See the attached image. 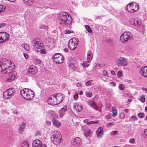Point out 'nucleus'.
<instances>
[{"instance_id":"21","label":"nucleus","mask_w":147,"mask_h":147,"mask_svg":"<svg viewBox=\"0 0 147 147\" xmlns=\"http://www.w3.org/2000/svg\"><path fill=\"white\" fill-rule=\"evenodd\" d=\"M88 104L91 107H92L95 110H96L98 109V107L97 106L96 103L92 100L89 101L87 102Z\"/></svg>"},{"instance_id":"25","label":"nucleus","mask_w":147,"mask_h":147,"mask_svg":"<svg viewBox=\"0 0 147 147\" xmlns=\"http://www.w3.org/2000/svg\"><path fill=\"white\" fill-rule=\"evenodd\" d=\"M60 56L57 58V59H56V61H55L57 63H62L64 61V57L63 55H60Z\"/></svg>"},{"instance_id":"37","label":"nucleus","mask_w":147,"mask_h":147,"mask_svg":"<svg viewBox=\"0 0 147 147\" xmlns=\"http://www.w3.org/2000/svg\"><path fill=\"white\" fill-rule=\"evenodd\" d=\"M88 62L86 61H84L82 64L83 66L84 67H87L89 65V64L88 63Z\"/></svg>"},{"instance_id":"46","label":"nucleus","mask_w":147,"mask_h":147,"mask_svg":"<svg viewBox=\"0 0 147 147\" xmlns=\"http://www.w3.org/2000/svg\"><path fill=\"white\" fill-rule=\"evenodd\" d=\"M92 82V80H90L86 82L85 84L86 85V86H89L90 84Z\"/></svg>"},{"instance_id":"47","label":"nucleus","mask_w":147,"mask_h":147,"mask_svg":"<svg viewBox=\"0 0 147 147\" xmlns=\"http://www.w3.org/2000/svg\"><path fill=\"white\" fill-rule=\"evenodd\" d=\"M6 24L4 23H1L0 24V29L1 28L6 26Z\"/></svg>"},{"instance_id":"22","label":"nucleus","mask_w":147,"mask_h":147,"mask_svg":"<svg viewBox=\"0 0 147 147\" xmlns=\"http://www.w3.org/2000/svg\"><path fill=\"white\" fill-rule=\"evenodd\" d=\"M53 115H52L51 116L53 117L52 119L53 123V124L55 126H58L60 125V122L57 119L55 118V117H57V116H53Z\"/></svg>"},{"instance_id":"34","label":"nucleus","mask_w":147,"mask_h":147,"mask_svg":"<svg viewBox=\"0 0 147 147\" xmlns=\"http://www.w3.org/2000/svg\"><path fill=\"white\" fill-rule=\"evenodd\" d=\"M22 147H29L28 144L27 142L24 141L22 143Z\"/></svg>"},{"instance_id":"11","label":"nucleus","mask_w":147,"mask_h":147,"mask_svg":"<svg viewBox=\"0 0 147 147\" xmlns=\"http://www.w3.org/2000/svg\"><path fill=\"white\" fill-rule=\"evenodd\" d=\"M129 22L130 24L137 27H139L141 25L140 20L137 18H131L129 20Z\"/></svg>"},{"instance_id":"13","label":"nucleus","mask_w":147,"mask_h":147,"mask_svg":"<svg viewBox=\"0 0 147 147\" xmlns=\"http://www.w3.org/2000/svg\"><path fill=\"white\" fill-rule=\"evenodd\" d=\"M37 72V69L34 66H30L29 67L27 72V75L32 76L36 74Z\"/></svg>"},{"instance_id":"30","label":"nucleus","mask_w":147,"mask_h":147,"mask_svg":"<svg viewBox=\"0 0 147 147\" xmlns=\"http://www.w3.org/2000/svg\"><path fill=\"white\" fill-rule=\"evenodd\" d=\"M91 131L90 129H87L84 132V135L86 137L89 136L90 134Z\"/></svg>"},{"instance_id":"23","label":"nucleus","mask_w":147,"mask_h":147,"mask_svg":"<svg viewBox=\"0 0 147 147\" xmlns=\"http://www.w3.org/2000/svg\"><path fill=\"white\" fill-rule=\"evenodd\" d=\"M102 131H103V128L102 127H99L96 131V134L98 138H100L101 135H102Z\"/></svg>"},{"instance_id":"53","label":"nucleus","mask_w":147,"mask_h":147,"mask_svg":"<svg viewBox=\"0 0 147 147\" xmlns=\"http://www.w3.org/2000/svg\"><path fill=\"white\" fill-rule=\"evenodd\" d=\"M140 100L141 101V102L143 103L145 101V98L144 97H142L141 98Z\"/></svg>"},{"instance_id":"5","label":"nucleus","mask_w":147,"mask_h":147,"mask_svg":"<svg viewBox=\"0 0 147 147\" xmlns=\"http://www.w3.org/2000/svg\"><path fill=\"white\" fill-rule=\"evenodd\" d=\"M139 8L138 5L135 3L132 2L129 3L125 8V9L130 12H134Z\"/></svg>"},{"instance_id":"24","label":"nucleus","mask_w":147,"mask_h":147,"mask_svg":"<svg viewBox=\"0 0 147 147\" xmlns=\"http://www.w3.org/2000/svg\"><path fill=\"white\" fill-rule=\"evenodd\" d=\"M26 124L24 122L22 123L21 125L19 128V133L22 134L24 131L25 128L26 127Z\"/></svg>"},{"instance_id":"39","label":"nucleus","mask_w":147,"mask_h":147,"mask_svg":"<svg viewBox=\"0 0 147 147\" xmlns=\"http://www.w3.org/2000/svg\"><path fill=\"white\" fill-rule=\"evenodd\" d=\"M76 63V61L74 59H72L70 60L69 64H74Z\"/></svg>"},{"instance_id":"42","label":"nucleus","mask_w":147,"mask_h":147,"mask_svg":"<svg viewBox=\"0 0 147 147\" xmlns=\"http://www.w3.org/2000/svg\"><path fill=\"white\" fill-rule=\"evenodd\" d=\"M92 92L89 93L88 92H87L86 93V95L87 97H90L92 95Z\"/></svg>"},{"instance_id":"31","label":"nucleus","mask_w":147,"mask_h":147,"mask_svg":"<svg viewBox=\"0 0 147 147\" xmlns=\"http://www.w3.org/2000/svg\"><path fill=\"white\" fill-rule=\"evenodd\" d=\"M85 28L86 30L90 33H92V31L91 30L89 26L88 25L85 26Z\"/></svg>"},{"instance_id":"59","label":"nucleus","mask_w":147,"mask_h":147,"mask_svg":"<svg viewBox=\"0 0 147 147\" xmlns=\"http://www.w3.org/2000/svg\"><path fill=\"white\" fill-rule=\"evenodd\" d=\"M144 134L146 137L147 138V129H145L144 131Z\"/></svg>"},{"instance_id":"54","label":"nucleus","mask_w":147,"mask_h":147,"mask_svg":"<svg viewBox=\"0 0 147 147\" xmlns=\"http://www.w3.org/2000/svg\"><path fill=\"white\" fill-rule=\"evenodd\" d=\"M129 142L130 143L133 144L135 141L134 139H131L129 140Z\"/></svg>"},{"instance_id":"55","label":"nucleus","mask_w":147,"mask_h":147,"mask_svg":"<svg viewBox=\"0 0 147 147\" xmlns=\"http://www.w3.org/2000/svg\"><path fill=\"white\" fill-rule=\"evenodd\" d=\"M36 62L37 63L40 64L41 63V61L38 59H37L36 61Z\"/></svg>"},{"instance_id":"10","label":"nucleus","mask_w":147,"mask_h":147,"mask_svg":"<svg viewBox=\"0 0 147 147\" xmlns=\"http://www.w3.org/2000/svg\"><path fill=\"white\" fill-rule=\"evenodd\" d=\"M9 36L8 33L5 32H0V43H3L9 39Z\"/></svg>"},{"instance_id":"27","label":"nucleus","mask_w":147,"mask_h":147,"mask_svg":"<svg viewBox=\"0 0 147 147\" xmlns=\"http://www.w3.org/2000/svg\"><path fill=\"white\" fill-rule=\"evenodd\" d=\"M67 107H64L63 108L60 109L59 111L60 117H62L63 116L64 113L67 111Z\"/></svg>"},{"instance_id":"45","label":"nucleus","mask_w":147,"mask_h":147,"mask_svg":"<svg viewBox=\"0 0 147 147\" xmlns=\"http://www.w3.org/2000/svg\"><path fill=\"white\" fill-rule=\"evenodd\" d=\"M123 85L119 84V89L121 90H124V87H123Z\"/></svg>"},{"instance_id":"43","label":"nucleus","mask_w":147,"mask_h":147,"mask_svg":"<svg viewBox=\"0 0 147 147\" xmlns=\"http://www.w3.org/2000/svg\"><path fill=\"white\" fill-rule=\"evenodd\" d=\"M138 116L139 117L142 118L144 116V114L142 113H140L138 114Z\"/></svg>"},{"instance_id":"33","label":"nucleus","mask_w":147,"mask_h":147,"mask_svg":"<svg viewBox=\"0 0 147 147\" xmlns=\"http://www.w3.org/2000/svg\"><path fill=\"white\" fill-rule=\"evenodd\" d=\"M5 7L3 5H0V14L5 11Z\"/></svg>"},{"instance_id":"16","label":"nucleus","mask_w":147,"mask_h":147,"mask_svg":"<svg viewBox=\"0 0 147 147\" xmlns=\"http://www.w3.org/2000/svg\"><path fill=\"white\" fill-rule=\"evenodd\" d=\"M54 96L55 97L58 104H59L63 101V96L61 94L58 93L54 95Z\"/></svg>"},{"instance_id":"1","label":"nucleus","mask_w":147,"mask_h":147,"mask_svg":"<svg viewBox=\"0 0 147 147\" xmlns=\"http://www.w3.org/2000/svg\"><path fill=\"white\" fill-rule=\"evenodd\" d=\"M13 63L10 60L3 59L0 60V71L3 74H9L12 71V66Z\"/></svg>"},{"instance_id":"44","label":"nucleus","mask_w":147,"mask_h":147,"mask_svg":"<svg viewBox=\"0 0 147 147\" xmlns=\"http://www.w3.org/2000/svg\"><path fill=\"white\" fill-rule=\"evenodd\" d=\"M73 32V31H70L69 30H66L65 31V34H69Z\"/></svg>"},{"instance_id":"17","label":"nucleus","mask_w":147,"mask_h":147,"mask_svg":"<svg viewBox=\"0 0 147 147\" xmlns=\"http://www.w3.org/2000/svg\"><path fill=\"white\" fill-rule=\"evenodd\" d=\"M42 144L40 140L37 139L33 141L32 143V146L33 147H41Z\"/></svg>"},{"instance_id":"28","label":"nucleus","mask_w":147,"mask_h":147,"mask_svg":"<svg viewBox=\"0 0 147 147\" xmlns=\"http://www.w3.org/2000/svg\"><path fill=\"white\" fill-rule=\"evenodd\" d=\"M60 55H62L60 53H57L55 54L53 56L52 58L54 62L56 61V59H57V58L60 56Z\"/></svg>"},{"instance_id":"52","label":"nucleus","mask_w":147,"mask_h":147,"mask_svg":"<svg viewBox=\"0 0 147 147\" xmlns=\"http://www.w3.org/2000/svg\"><path fill=\"white\" fill-rule=\"evenodd\" d=\"M111 115L110 114H109L108 115H107L106 116V118L107 119H109L111 118Z\"/></svg>"},{"instance_id":"49","label":"nucleus","mask_w":147,"mask_h":147,"mask_svg":"<svg viewBox=\"0 0 147 147\" xmlns=\"http://www.w3.org/2000/svg\"><path fill=\"white\" fill-rule=\"evenodd\" d=\"M113 114L112 115L113 117H115L117 115V111H113Z\"/></svg>"},{"instance_id":"2","label":"nucleus","mask_w":147,"mask_h":147,"mask_svg":"<svg viewBox=\"0 0 147 147\" xmlns=\"http://www.w3.org/2000/svg\"><path fill=\"white\" fill-rule=\"evenodd\" d=\"M59 18L61 24L66 26H71L72 24V18L71 15L65 12H63L60 14Z\"/></svg>"},{"instance_id":"35","label":"nucleus","mask_w":147,"mask_h":147,"mask_svg":"<svg viewBox=\"0 0 147 147\" xmlns=\"http://www.w3.org/2000/svg\"><path fill=\"white\" fill-rule=\"evenodd\" d=\"M69 66L71 69L74 70H76V67L74 64H69Z\"/></svg>"},{"instance_id":"15","label":"nucleus","mask_w":147,"mask_h":147,"mask_svg":"<svg viewBox=\"0 0 147 147\" xmlns=\"http://www.w3.org/2000/svg\"><path fill=\"white\" fill-rule=\"evenodd\" d=\"M71 142L72 145L76 146L82 143L81 140L79 137L72 138Z\"/></svg>"},{"instance_id":"60","label":"nucleus","mask_w":147,"mask_h":147,"mask_svg":"<svg viewBox=\"0 0 147 147\" xmlns=\"http://www.w3.org/2000/svg\"><path fill=\"white\" fill-rule=\"evenodd\" d=\"M24 56L25 57V58L26 59H27L28 57V55L26 53H24Z\"/></svg>"},{"instance_id":"32","label":"nucleus","mask_w":147,"mask_h":147,"mask_svg":"<svg viewBox=\"0 0 147 147\" xmlns=\"http://www.w3.org/2000/svg\"><path fill=\"white\" fill-rule=\"evenodd\" d=\"M99 121H88V125H90L92 124H98L99 123Z\"/></svg>"},{"instance_id":"29","label":"nucleus","mask_w":147,"mask_h":147,"mask_svg":"<svg viewBox=\"0 0 147 147\" xmlns=\"http://www.w3.org/2000/svg\"><path fill=\"white\" fill-rule=\"evenodd\" d=\"M22 46L24 47V49L26 51H29L30 50V47L28 44H22Z\"/></svg>"},{"instance_id":"41","label":"nucleus","mask_w":147,"mask_h":147,"mask_svg":"<svg viewBox=\"0 0 147 147\" xmlns=\"http://www.w3.org/2000/svg\"><path fill=\"white\" fill-rule=\"evenodd\" d=\"M122 72L121 71H119L118 72L117 76L118 77L120 78L122 76Z\"/></svg>"},{"instance_id":"63","label":"nucleus","mask_w":147,"mask_h":147,"mask_svg":"<svg viewBox=\"0 0 147 147\" xmlns=\"http://www.w3.org/2000/svg\"><path fill=\"white\" fill-rule=\"evenodd\" d=\"M112 111H117L116 109L115 108L114 106H113L112 107Z\"/></svg>"},{"instance_id":"36","label":"nucleus","mask_w":147,"mask_h":147,"mask_svg":"<svg viewBox=\"0 0 147 147\" xmlns=\"http://www.w3.org/2000/svg\"><path fill=\"white\" fill-rule=\"evenodd\" d=\"M137 119V117L136 116L134 115L132 116L129 119V120L130 121H134L136 120Z\"/></svg>"},{"instance_id":"14","label":"nucleus","mask_w":147,"mask_h":147,"mask_svg":"<svg viewBox=\"0 0 147 147\" xmlns=\"http://www.w3.org/2000/svg\"><path fill=\"white\" fill-rule=\"evenodd\" d=\"M47 102L49 105H54L58 104L55 97L54 96V95H53L49 98Z\"/></svg>"},{"instance_id":"12","label":"nucleus","mask_w":147,"mask_h":147,"mask_svg":"<svg viewBox=\"0 0 147 147\" xmlns=\"http://www.w3.org/2000/svg\"><path fill=\"white\" fill-rule=\"evenodd\" d=\"M116 64L118 66H125L127 65V62L125 58L121 57L117 60Z\"/></svg>"},{"instance_id":"58","label":"nucleus","mask_w":147,"mask_h":147,"mask_svg":"<svg viewBox=\"0 0 147 147\" xmlns=\"http://www.w3.org/2000/svg\"><path fill=\"white\" fill-rule=\"evenodd\" d=\"M110 84L111 85V86H116V84L113 82H111L110 83Z\"/></svg>"},{"instance_id":"62","label":"nucleus","mask_w":147,"mask_h":147,"mask_svg":"<svg viewBox=\"0 0 147 147\" xmlns=\"http://www.w3.org/2000/svg\"><path fill=\"white\" fill-rule=\"evenodd\" d=\"M118 131H115L113 132V135H115L117 134Z\"/></svg>"},{"instance_id":"51","label":"nucleus","mask_w":147,"mask_h":147,"mask_svg":"<svg viewBox=\"0 0 147 147\" xmlns=\"http://www.w3.org/2000/svg\"><path fill=\"white\" fill-rule=\"evenodd\" d=\"M40 52L42 54H45L46 53V51L44 49H41L40 50Z\"/></svg>"},{"instance_id":"40","label":"nucleus","mask_w":147,"mask_h":147,"mask_svg":"<svg viewBox=\"0 0 147 147\" xmlns=\"http://www.w3.org/2000/svg\"><path fill=\"white\" fill-rule=\"evenodd\" d=\"M102 73L104 75L108 76V74L107 71L105 70H104L103 71Z\"/></svg>"},{"instance_id":"9","label":"nucleus","mask_w":147,"mask_h":147,"mask_svg":"<svg viewBox=\"0 0 147 147\" xmlns=\"http://www.w3.org/2000/svg\"><path fill=\"white\" fill-rule=\"evenodd\" d=\"M15 89L10 88L7 90L3 93V96L4 98L8 99L10 98L14 94Z\"/></svg>"},{"instance_id":"26","label":"nucleus","mask_w":147,"mask_h":147,"mask_svg":"<svg viewBox=\"0 0 147 147\" xmlns=\"http://www.w3.org/2000/svg\"><path fill=\"white\" fill-rule=\"evenodd\" d=\"M92 53L90 51H89L87 53V60L88 63L90 62L92 58Z\"/></svg>"},{"instance_id":"64","label":"nucleus","mask_w":147,"mask_h":147,"mask_svg":"<svg viewBox=\"0 0 147 147\" xmlns=\"http://www.w3.org/2000/svg\"><path fill=\"white\" fill-rule=\"evenodd\" d=\"M42 27V28L46 29H48V27H47V26H45L44 25H43Z\"/></svg>"},{"instance_id":"48","label":"nucleus","mask_w":147,"mask_h":147,"mask_svg":"<svg viewBox=\"0 0 147 147\" xmlns=\"http://www.w3.org/2000/svg\"><path fill=\"white\" fill-rule=\"evenodd\" d=\"M125 117V115L123 113H120V117L121 118H123Z\"/></svg>"},{"instance_id":"8","label":"nucleus","mask_w":147,"mask_h":147,"mask_svg":"<svg viewBox=\"0 0 147 147\" xmlns=\"http://www.w3.org/2000/svg\"><path fill=\"white\" fill-rule=\"evenodd\" d=\"M131 36L132 34L130 32H125L121 35L120 39L121 42L124 43L128 40L130 39Z\"/></svg>"},{"instance_id":"18","label":"nucleus","mask_w":147,"mask_h":147,"mask_svg":"<svg viewBox=\"0 0 147 147\" xmlns=\"http://www.w3.org/2000/svg\"><path fill=\"white\" fill-rule=\"evenodd\" d=\"M10 74L8 76L6 81L7 82H11L15 78V74L16 73L15 71H13L10 73Z\"/></svg>"},{"instance_id":"19","label":"nucleus","mask_w":147,"mask_h":147,"mask_svg":"<svg viewBox=\"0 0 147 147\" xmlns=\"http://www.w3.org/2000/svg\"><path fill=\"white\" fill-rule=\"evenodd\" d=\"M74 108L76 111L78 112H80L82 109V106L79 103H75Z\"/></svg>"},{"instance_id":"61","label":"nucleus","mask_w":147,"mask_h":147,"mask_svg":"<svg viewBox=\"0 0 147 147\" xmlns=\"http://www.w3.org/2000/svg\"><path fill=\"white\" fill-rule=\"evenodd\" d=\"M13 113L14 114H16L17 115H18L19 114V113L18 112L16 111V110H14L13 111Z\"/></svg>"},{"instance_id":"7","label":"nucleus","mask_w":147,"mask_h":147,"mask_svg":"<svg viewBox=\"0 0 147 147\" xmlns=\"http://www.w3.org/2000/svg\"><path fill=\"white\" fill-rule=\"evenodd\" d=\"M32 43L36 51H38V49H41L43 47L42 42L38 38L34 39L32 41Z\"/></svg>"},{"instance_id":"4","label":"nucleus","mask_w":147,"mask_h":147,"mask_svg":"<svg viewBox=\"0 0 147 147\" xmlns=\"http://www.w3.org/2000/svg\"><path fill=\"white\" fill-rule=\"evenodd\" d=\"M61 138L60 133L58 131H55L51 135V139L54 144L57 145L60 142Z\"/></svg>"},{"instance_id":"57","label":"nucleus","mask_w":147,"mask_h":147,"mask_svg":"<svg viewBox=\"0 0 147 147\" xmlns=\"http://www.w3.org/2000/svg\"><path fill=\"white\" fill-rule=\"evenodd\" d=\"M83 122L84 123H87L88 125V119H86L83 120Z\"/></svg>"},{"instance_id":"3","label":"nucleus","mask_w":147,"mask_h":147,"mask_svg":"<svg viewBox=\"0 0 147 147\" xmlns=\"http://www.w3.org/2000/svg\"><path fill=\"white\" fill-rule=\"evenodd\" d=\"M20 93L25 99L30 100L33 99L34 97V93L30 89L25 88L21 90Z\"/></svg>"},{"instance_id":"20","label":"nucleus","mask_w":147,"mask_h":147,"mask_svg":"<svg viewBox=\"0 0 147 147\" xmlns=\"http://www.w3.org/2000/svg\"><path fill=\"white\" fill-rule=\"evenodd\" d=\"M140 72V74L144 76L147 77V66L142 67Z\"/></svg>"},{"instance_id":"50","label":"nucleus","mask_w":147,"mask_h":147,"mask_svg":"<svg viewBox=\"0 0 147 147\" xmlns=\"http://www.w3.org/2000/svg\"><path fill=\"white\" fill-rule=\"evenodd\" d=\"M93 3L94 5V6H97L98 4V2L96 1H93Z\"/></svg>"},{"instance_id":"38","label":"nucleus","mask_w":147,"mask_h":147,"mask_svg":"<svg viewBox=\"0 0 147 147\" xmlns=\"http://www.w3.org/2000/svg\"><path fill=\"white\" fill-rule=\"evenodd\" d=\"M78 97V94L77 92L75 93L74 95V99L75 100H77Z\"/></svg>"},{"instance_id":"56","label":"nucleus","mask_w":147,"mask_h":147,"mask_svg":"<svg viewBox=\"0 0 147 147\" xmlns=\"http://www.w3.org/2000/svg\"><path fill=\"white\" fill-rule=\"evenodd\" d=\"M114 124L113 122L107 124V126H110L111 125H113Z\"/></svg>"},{"instance_id":"6","label":"nucleus","mask_w":147,"mask_h":147,"mask_svg":"<svg viewBox=\"0 0 147 147\" xmlns=\"http://www.w3.org/2000/svg\"><path fill=\"white\" fill-rule=\"evenodd\" d=\"M78 42V39L75 38L70 39L68 44L69 48L70 50H74L77 46Z\"/></svg>"}]
</instances>
